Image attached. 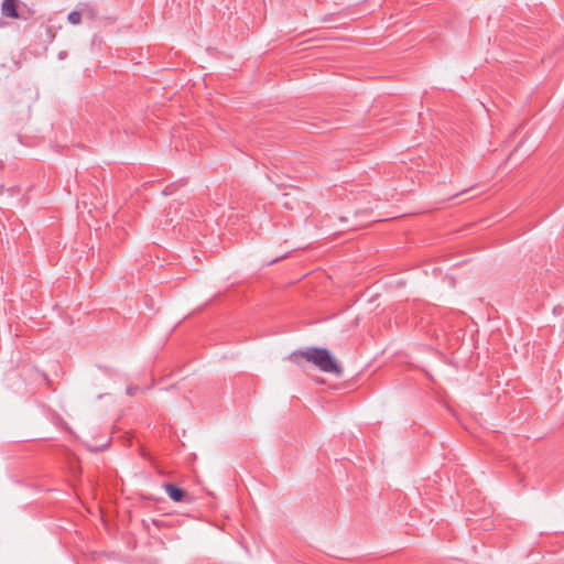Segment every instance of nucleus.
Listing matches in <instances>:
<instances>
[{"instance_id": "nucleus-3", "label": "nucleus", "mask_w": 564, "mask_h": 564, "mask_svg": "<svg viewBox=\"0 0 564 564\" xmlns=\"http://www.w3.org/2000/svg\"><path fill=\"white\" fill-rule=\"evenodd\" d=\"M18 3L19 0H3L1 6V12L7 18H13L18 19L19 12H18Z\"/></svg>"}, {"instance_id": "nucleus-7", "label": "nucleus", "mask_w": 564, "mask_h": 564, "mask_svg": "<svg viewBox=\"0 0 564 564\" xmlns=\"http://www.w3.org/2000/svg\"><path fill=\"white\" fill-rule=\"evenodd\" d=\"M64 56H65V53L61 52L59 53V58H64Z\"/></svg>"}, {"instance_id": "nucleus-6", "label": "nucleus", "mask_w": 564, "mask_h": 564, "mask_svg": "<svg viewBox=\"0 0 564 564\" xmlns=\"http://www.w3.org/2000/svg\"><path fill=\"white\" fill-rule=\"evenodd\" d=\"M138 390H139V388H138V387H128V388H127V394H128V395H131V397H132V395H135V393H137V391H138Z\"/></svg>"}, {"instance_id": "nucleus-4", "label": "nucleus", "mask_w": 564, "mask_h": 564, "mask_svg": "<svg viewBox=\"0 0 564 564\" xmlns=\"http://www.w3.org/2000/svg\"><path fill=\"white\" fill-rule=\"evenodd\" d=\"M79 7L83 13V19L95 21L98 18L97 9L89 3H82Z\"/></svg>"}, {"instance_id": "nucleus-1", "label": "nucleus", "mask_w": 564, "mask_h": 564, "mask_svg": "<svg viewBox=\"0 0 564 564\" xmlns=\"http://www.w3.org/2000/svg\"><path fill=\"white\" fill-rule=\"evenodd\" d=\"M302 356L306 361L312 362L324 372L340 375L343 369L340 365L333 358L326 348H307L304 351L293 352L290 356L291 360H295Z\"/></svg>"}, {"instance_id": "nucleus-2", "label": "nucleus", "mask_w": 564, "mask_h": 564, "mask_svg": "<svg viewBox=\"0 0 564 564\" xmlns=\"http://www.w3.org/2000/svg\"><path fill=\"white\" fill-rule=\"evenodd\" d=\"M163 488H164L165 492L167 494V496L170 497V499L175 502H182L187 497V494L185 492V490L175 486L174 484L165 482L163 485Z\"/></svg>"}, {"instance_id": "nucleus-5", "label": "nucleus", "mask_w": 564, "mask_h": 564, "mask_svg": "<svg viewBox=\"0 0 564 564\" xmlns=\"http://www.w3.org/2000/svg\"><path fill=\"white\" fill-rule=\"evenodd\" d=\"M82 19H83V13L80 11V8L78 10L69 12L67 15V21L74 25L79 24L82 22Z\"/></svg>"}]
</instances>
